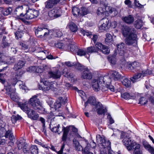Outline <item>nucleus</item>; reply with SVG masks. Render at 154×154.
<instances>
[{
  "label": "nucleus",
  "instance_id": "16",
  "mask_svg": "<svg viewBox=\"0 0 154 154\" xmlns=\"http://www.w3.org/2000/svg\"><path fill=\"white\" fill-rule=\"evenodd\" d=\"M28 103L27 102H25L24 103L19 102L18 103V105L21 110L27 113L29 111H30L31 109L28 106Z\"/></svg>",
  "mask_w": 154,
  "mask_h": 154
},
{
  "label": "nucleus",
  "instance_id": "14",
  "mask_svg": "<svg viewBox=\"0 0 154 154\" xmlns=\"http://www.w3.org/2000/svg\"><path fill=\"white\" fill-rule=\"evenodd\" d=\"M95 46L99 48V51L100 50L105 54H108L109 53L110 50L108 47L100 43H96Z\"/></svg>",
  "mask_w": 154,
  "mask_h": 154
},
{
  "label": "nucleus",
  "instance_id": "47",
  "mask_svg": "<svg viewBox=\"0 0 154 154\" xmlns=\"http://www.w3.org/2000/svg\"><path fill=\"white\" fill-rule=\"evenodd\" d=\"M77 54L80 56H84L86 54V50L85 49H79L77 51Z\"/></svg>",
  "mask_w": 154,
  "mask_h": 154
},
{
  "label": "nucleus",
  "instance_id": "54",
  "mask_svg": "<svg viewBox=\"0 0 154 154\" xmlns=\"http://www.w3.org/2000/svg\"><path fill=\"white\" fill-rule=\"evenodd\" d=\"M117 134L118 135H121V139L123 138L125 135L124 132H121L120 131L118 130L117 133H114L112 135V136H113V135H114L116 134V136H117Z\"/></svg>",
  "mask_w": 154,
  "mask_h": 154
},
{
  "label": "nucleus",
  "instance_id": "38",
  "mask_svg": "<svg viewBox=\"0 0 154 154\" xmlns=\"http://www.w3.org/2000/svg\"><path fill=\"white\" fill-rule=\"evenodd\" d=\"M91 144L93 145V147H90V144H88L87 146L85 148L84 152L85 154H87L89 153V152H90V150H91V149L94 148L96 146V144L94 142H93Z\"/></svg>",
  "mask_w": 154,
  "mask_h": 154
},
{
  "label": "nucleus",
  "instance_id": "18",
  "mask_svg": "<svg viewBox=\"0 0 154 154\" xmlns=\"http://www.w3.org/2000/svg\"><path fill=\"white\" fill-rule=\"evenodd\" d=\"M118 53L121 56L123 55L125 53L126 50V48L125 44L123 43H121L117 45Z\"/></svg>",
  "mask_w": 154,
  "mask_h": 154
},
{
  "label": "nucleus",
  "instance_id": "52",
  "mask_svg": "<svg viewBox=\"0 0 154 154\" xmlns=\"http://www.w3.org/2000/svg\"><path fill=\"white\" fill-rule=\"evenodd\" d=\"M69 127H65L63 126L62 127V130H60L61 132L62 131H63V134H67L68 135L69 132Z\"/></svg>",
  "mask_w": 154,
  "mask_h": 154
},
{
  "label": "nucleus",
  "instance_id": "62",
  "mask_svg": "<svg viewBox=\"0 0 154 154\" xmlns=\"http://www.w3.org/2000/svg\"><path fill=\"white\" fill-rule=\"evenodd\" d=\"M134 3L136 6L140 8L143 7V5H142L140 4L139 3V1L137 0H135L134 1Z\"/></svg>",
  "mask_w": 154,
  "mask_h": 154
},
{
  "label": "nucleus",
  "instance_id": "3",
  "mask_svg": "<svg viewBox=\"0 0 154 154\" xmlns=\"http://www.w3.org/2000/svg\"><path fill=\"white\" fill-rule=\"evenodd\" d=\"M38 96L35 95L30 98L28 103L35 110L39 113H46L45 109L42 106L39 100L37 98Z\"/></svg>",
  "mask_w": 154,
  "mask_h": 154
},
{
  "label": "nucleus",
  "instance_id": "5",
  "mask_svg": "<svg viewBox=\"0 0 154 154\" xmlns=\"http://www.w3.org/2000/svg\"><path fill=\"white\" fill-rule=\"evenodd\" d=\"M41 83H43V85L40 86L39 87L40 90L43 91H48L50 89H53L54 87V83L53 82H49L47 81L45 79H42L41 78L40 80Z\"/></svg>",
  "mask_w": 154,
  "mask_h": 154
},
{
  "label": "nucleus",
  "instance_id": "26",
  "mask_svg": "<svg viewBox=\"0 0 154 154\" xmlns=\"http://www.w3.org/2000/svg\"><path fill=\"white\" fill-rule=\"evenodd\" d=\"M67 27L72 32H76L78 29L77 25L73 22H69L68 24Z\"/></svg>",
  "mask_w": 154,
  "mask_h": 154
},
{
  "label": "nucleus",
  "instance_id": "27",
  "mask_svg": "<svg viewBox=\"0 0 154 154\" xmlns=\"http://www.w3.org/2000/svg\"><path fill=\"white\" fill-rule=\"evenodd\" d=\"M25 63L24 61L20 60L14 65L13 69L15 71L21 69L24 66Z\"/></svg>",
  "mask_w": 154,
  "mask_h": 154
},
{
  "label": "nucleus",
  "instance_id": "44",
  "mask_svg": "<svg viewBox=\"0 0 154 154\" xmlns=\"http://www.w3.org/2000/svg\"><path fill=\"white\" fill-rule=\"evenodd\" d=\"M38 149L37 146L32 145L30 147V150L32 154H38Z\"/></svg>",
  "mask_w": 154,
  "mask_h": 154
},
{
  "label": "nucleus",
  "instance_id": "51",
  "mask_svg": "<svg viewBox=\"0 0 154 154\" xmlns=\"http://www.w3.org/2000/svg\"><path fill=\"white\" fill-rule=\"evenodd\" d=\"M88 13L87 9L85 7H82L81 8L80 11V16H84L86 15Z\"/></svg>",
  "mask_w": 154,
  "mask_h": 154
},
{
  "label": "nucleus",
  "instance_id": "48",
  "mask_svg": "<svg viewBox=\"0 0 154 154\" xmlns=\"http://www.w3.org/2000/svg\"><path fill=\"white\" fill-rule=\"evenodd\" d=\"M30 147L27 144H26L23 147V152L24 153H28L30 152Z\"/></svg>",
  "mask_w": 154,
  "mask_h": 154
},
{
  "label": "nucleus",
  "instance_id": "37",
  "mask_svg": "<svg viewBox=\"0 0 154 154\" xmlns=\"http://www.w3.org/2000/svg\"><path fill=\"white\" fill-rule=\"evenodd\" d=\"M73 144L75 146L76 149L78 151H80L82 149V146L79 144V142L76 139H74L73 140Z\"/></svg>",
  "mask_w": 154,
  "mask_h": 154
},
{
  "label": "nucleus",
  "instance_id": "21",
  "mask_svg": "<svg viewBox=\"0 0 154 154\" xmlns=\"http://www.w3.org/2000/svg\"><path fill=\"white\" fill-rule=\"evenodd\" d=\"M27 114L29 118L33 120H37L39 117L38 115L33 109H31Z\"/></svg>",
  "mask_w": 154,
  "mask_h": 154
},
{
  "label": "nucleus",
  "instance_id": "13",
  "mask_svg": "<svg viewBox=\"0 0 154 154\" xmlns=\"http://www.w3.org/2000/svg\"><path fill=\"white\" fill-rule=\"evenodd\" d=\"M61 72L57 69L54 70H51L48 73V76L49 78L54 79L60 78L61 76Z\"/></svg>",
  "mask_w": 154,
  "mask_h": 154
},
{
  "label": "nucleus",
  "instance_id": "56",
  "mask_svg": "<svg viewBox=\"0 0 154 154\" xmlns=\"http://www.w3.org/2000/svg\"><path fill=\"white\" fill-rule=\"evenodd\" d=\"M143 74V76H146L148 75H150L152 74V72L151 70L147 69L145 71H141Z\"/></svg>",
  "mask_w": 154,
  "mask_h": 154
},
{
  "label": "nucleus",
  "instance_id": "1",
  "mask_svg": "<svg viewBox=\"0 0 154 154\" xmlns=\"http://www.w3.org/2000/svg\"><path fill=\"white\" fill-rule=\"evenodd\" d=\"M96 139L98 145L103 148L101 151V154H115L111 149V143L109 140H106L99 135L97 136Z\"/></svg>",
  "mask_w": 154,
  "mask_h": 154
},
{
  "label": "nucleus",
  "instance_id": "30",
  "mask_svg": "<svg viewBox=\"0 0 154 154\" xmlns=\"http://www.w3.org/2000/svg\"><path fill=\"white\" fill-rule=\"evenodd\" d=\"M24 10L22 6L17 7L15 9V13L16 14L20 15L21 17H24V15L23 14V12Z\"/></svg>",
  "mask_w": 154,
  "mask_h": 154
},
{
  "label": "nucleus",
  "instance_id": "4",
  "mask_svg": "<svg viewBox=\"0 0 154 154\" xmlns=\"http://www.w3.org/2000/svg\"><path fill=\"white\" fill-rule=\"evenodd\" d=\"M106 79L110 80L108 77L103 76L100 77L97 79H93L91 82L93 90L96 91H99L100 89V85L103 83H104L105 80Z\"/></svg>",
  "mask_w": 154,
  "mask_h": 154
},
{
  "label": "nucleus",
  "instance_id": "20",
  "mask_svg": "<svg viewBox=\"0 0 154 154\" xmlns=\"http://www.w3.org/2000/svg\"><path fill=\"white\" fill-rule=\"evenodd\" d=\"M82 78L83 79H91L92 78L91 73L87 68L84 69V71L82 75Z\"/></svg>",
  "mask_w": 154,
  "mask_h": 154
},
{
  "label": "nucleus",
  "instance_id": "63",
  "mask_svg": "<svg viewBox=\"0 0 154 154\" xmlns=\"http://www.w3.org/2000/svg\"><path fill=\"white\" fill-rule=\"evenodd\" d=\"M6 131V130L5 128L0 129V137H2L4 136V134H5Z\"/></svg>",
  "mask_w": 154,
  "mask_h": 154
},
{
  "label": "nucleus",
  "instance_id": "43",
  "mask_svg": "<svg viewBox=\"0 0 154 154\" xmlns=\"http://www.w3.org/2000/svg\"><path fill=\"white\" fill-rule=\"evenodd\" d=\"M112 74V77L115 80H118L121 78V75L116 71H113Z\"/></svg>",
  "mask_w": 154,
  "mask_h": 154
},
{
  "label": "nucleus",
  "instance_id": "64",
  "mask_svg": "<svg viewBox=\"0 0 154 154\" xmlns=\"http://www.w3.org/2000/svg\"><path fill=\"white\" fill-rule=\"evenodd\" d=\"M67 134H63V136L62 137V141L63 142V144H64V143L66 142V140L67 138Z\"/></svg>",
  "mask_w": 154,
  "mask_h": 154
},
{
  "label": "nucleus",
  "instance_id": "40",
  "mask_svg": "<svg viewBox=\"0 0 154 154\" xmlns=\"http://www.w3.org/2000/svg\"><path fill=\"white\" fill-rule=\"evenodd\" d=\"M5 136L6 138H9L10 140H13V139H14V136L12 133L10 131L8 130L5 132Z\"/></svg>",
  "mask_w": 154,
  "mask_h": 154
},
{
  "label": "nucleus",
  "instance_id": "58",
  "mask_svg": "<svg viewBox=\"0 0 154 154\" xmlns=\"http://www.w3.org/2000/svg\"><path fill=\"white\" fill-rule=\"evenodd\" d=\"M55 46L56 47L60 49L64 48L65 49V46H64V44L61 42H59L56 44Z\"/></svg>",
  "mask_w": 154,
  "mask_h": 154
},
{
  "label": "nucleus",
  "instance_id": "34",
  "mask_svg": "<svg viewBox=\"0 0 154 154\" xmlns=\"http://www.w3.org/2000/svg\"><path fill=\"white\" fill-rule=\"evenodd\" d=\"M106 37L105 42L106 44L109 45L112 42V37L111 34L109 33H107L106 34Z\"/></svg>",
  "mask_w": 154,
  "mask_h": 154
},
{
  "label": "nucleus",
  "instance_id": "60",
  "mask_svg": "<svg viewBox=\"0 0 154 154\" xmlns=\"http://www.w3.org/2000/svg\"><path fill=\"white\" fill-rule=\"evenodd\" d=\"M19 84L20 87V88H21L23 89H25V85L24 83H23L22 81H19L18 82Z\"/></svg>",
  "mask_w": 154,
  "mask_h": 154
},
{
  "label": "nucleus",
  "instance_id": "35",
  "mask_svg": "<svg viewBox=\"0 0 154 154\" xmlns=\"http://www.w3.org/2000/svg\"><path fill=\"white\" fill-rule=\"evenodd\" d=\"M8 84V85H5V87L6 88L7 87L11 88V86H14L17 82V80L14 79V78L8 80V82H7Z\"/></svg>",
  "mask_w": 154,
  "mask_h": 154
},
{
  "label": "nucleus",
  "instance_id": "53",
  "mask_svg": "<svg viewBox=\"0 0 154 154\" xmlns=\"http://www.w3.org/2000/svg\"><path fill=\"white\" fill-rule=\"evenodd\" d=\"M147 102V100H145L144 97H142L140 99L138 103L143 105L145 104Z\"/></svg>",
  "mask_w": 154,
  "mask_h": 154
},
{
  "label": "nucleus",
  "instance_id": "29",
  "mask_svg": "<svg viewBox=\"0 0 154 154\" xmlns=\"http://www.w3.org/2000/svg\"><path fill=\"white\" fill-rule=\"evenodd\" d=\"M121 82L123 85L126 87H129L131 86V83L130 80L125 77H122Z\"/></svg>",
  "mask_w": 154,
  "mask_h": 154
},
{
  "label": "nucleus",
  "instance_id": "28",
  "mask_svg": "<svg viewBox=\"0 0 154 154\" xmlns=\"http://www.w3.org/2000/svg\"><path fill=\"white\" fill-rule=\"evenodd\" d=\"M4 65L2 62H0V72L6 69L7 66H4ZM3 75V74L0 73V82L4 84L5 83V81L4 79L2 78Z\"/></svg>",
  "mask_w": 154,
  "mask_h": 154
},
{
  "label": "nucleus",
  "instance_id": "24",
  "mask_svg": "<svg viewBox=\"0 0 154 154\" xmlns=\"http://www.w3.org/2000/svg\"><path fill=\"white\" fill-rule=\"evenodd\" d=\"M52 120H51V123L50 124V128L51 131L55 133H58L60 134L61 132V131L60 130V125L59 124H55L51 127L52 121Z\"/></svg>",
  "mask_w": 154,
  "mask_h": 154
},
{
  "label": "nucleus",
  "instance_id": "7",
  "mask_svg": "<svg viewBox=\"0 0 154 154\" xmlns=\"http://www.w3.org/2000/svg\"><path fill=\"white\" fill-rule=\"evenodd\" d=\"M51 33V31L48 30L46 28H42L38 27L35 29V33L38 37H46Z\"/></svg>",
  "mask_w": 154,
  "mask_h": 154
},
{
  "label": "nucleus",
  "instance_id": "23",
  "mask_svg": "<svg viewBox=\"0 0 154 154\" xmlns=\"http://www.w3.org/2000/svg\"><path fill=\"white\" fill-rule=\"evenodd\" d=\"M97 111L99 115H101L104 113L106 110V109L104 108L103 105L100 102L98 103L96 106Z\"/></svg>",
  "mask_w": 154,
  "mask_h": 154
},
{
  "label": "nucleus",
  "instance_id": "33",
  "mask_svg": "<svg viewBox=\"0 0 154 154\" xmlns=\"http://www.w3.org/2000/svg\"><path fill=\"white\" fill-rule=\"evenodd\" d=\"M121 96L122 97L125 99H134L135 98L134 94H130L127 92L121 94Z\"/></svg>",
  "mask_w": 154,
  "mask_h": 154
},
{
  "label": "nucleus",
  "instance_id": "49",
  "mask_svg": "<svg viewBox=\"0 0 154 154\" xmlns=\"http://www.w3.org/2000/svg\"><path fill=\"white\" fill-rule=\"evenodd\" d=\"M96 102L95 98L94 97H90L88 100V103L93 105H94L95 104Z\"/></svg>",
  "mask_w": 154,
  "mask_h": 154
},
{
  "label": "nucleus",
  "instance_id": "8",
  "mask_svg": "<svg viewBox=\"0 0 154 154\" xmlns=\"http://www.w3.org/2000/svg\"><path fill=\"white\" fill-rule=\"evenodd\" d=\"M39 12L37 10L34 9H29L26 11L24 17L26 20H29L37 17L38 15Z\"/></svg>",
  "mask_w": 154,
  "mask_h": 154
},
{
  "label": "nucleus",
  "instance_id": "41",
  "mask_svg": "<svg viewBox=\"0 0 154 154\" xmlns=\"http://www.w3.org/2000/svg\"><path fill=\"white\" fill-rule=\"evenodd\" d=\"M134 27L137 29H140L143 26L142 21L140 20H136L134 23Z\"/></svg>",
  "mask_w": 154,
  "mask_h": 154
},
{
  "label": "nucleus",
  "instance_id": "61",
  "mask_svg": "<svg viewBox=\"0 0 154 154\" xmlns=\"http://www.w3.org/2000/svg\"><path fill=\"white\" fill-rule=\"evenodd\" d=\"M75 67L78 69L82 70L84 68V66L80 63H77L75 65Z\"/></svg>",
  "mask_w": 154,
  "mask_h": 154
},
{
  "label": "nucleus",
  "instance_id": "22",
  "mask_svg": "<svg viewBox=\"0 0 154 154\" xmlns=\"http://www.w3.org/2000/svg\"><path fill=\"white\" fill-rule=\"evenodd\" d=\"M122 19L123 21L128 24L132 23L134 21V18L133 16L131 15L122 17Z\"/></svg>",
  "mask_w": 154,
  "mask_h": 154
},
{
  "label": "nucleus",
  "instance_id": "46",
  "mask_svg": "<svg viewBox=\"0 0 154 154\" xmlns=\"http://www.w3.org/2000/svg\"><path fill=\"white\" fill-rule=\"evenodd\" d=\"M22 117L20 115H13L11 117V120L13 123H15L18 120L21 119Z\"/></svg>",
  "mask_w": 154,
  "mask_h": 154
},
{
  "label": "nucleus",
  "instance_id": "36",
  "mask_svg": "<svg viewBox=\"0 0 154 154\" xmlns=\"http://www.w3.org/2000/svg\"><path fill=\"white\" fill-rule=\"evenodd\" d=\"M96 13L98 16H103L105 13V10L104 7H99L97 10Z\"/></svg>",
  "mask_w": 154,
  "mask_h": 154
},
{
  "label": "nucleus",
  "instance_id": "50",
  "mask_svg": "<svg viewBox=\"0 0 154 154\" xmlns=\"http://www.w3.org/2000/svg\"><path fill=\"white\" fill-rule=\"evenodd\" d=\"M143 145L144 147L148 151L152 147L148 143L145 141L143 142Z\"/></svg>",
  "mask_w": 154,
  "mask_h": 154
},
{
  "label": "nucleus",
  "instance_id": "42",
  "mask_svg": "<svg viewBox=\"0 0 154 154\" xmlns=\"http://www.w3.org/2000/svg\"><path fill=\"white\" fill-rule=\"evenodd\" d=\"M116 53H115L113 55L109 56L108 57V59L109 61L113 64H115L116 63Z\"/></svg>",
  "mask_w": 154,
  "mask_h": 154
},
{
  "label": "nucleus",
  "instance_id": "6",
  "mask_svg": "<svg viewBox=\"0 0 154 154\" xmlns=\"http://www.w3.org/2000/svg\"><path fill=\"white\" fill-rule=\"evenodd\" d=\"M125 42L128 45H133L136 46L137 45V35L135 33L130 35L126 37Z\"/></svg>",
  "mask_w": 154,
  "mask_h": 154
},
{
  "label": "nucleus",
  "instance_id": "17",
  "mask_svg": "<svg viewBox=\"0 0 154 154\" xmlns=\"http://www.w3.org/2000/svg\"><path fill=\"white\" fill-rule=\"evenodd\" d=\"M65 50L70 51L73 53H75L78 51V47L74 44H72L69 45H66L65 46Z\"/></svg>",
  "mask_w": 154,
  "mask_h": 154
},
{
  "label": "nucleus",
  "instance_id": "2",
  "mask_svg": "<svg viewBox=\"0 0 154 154\" xmlns=\"http://www.w3.org/2000/svg\"><path fill=\"white\" fill-rule=\"evenodd\" d=\"M122 142L129 151L133 149H134V154H142V152L140 149V145L134 140H132L131 138L126 137L123 139Z\"/></svg>",
  "mask_w": 154,
  "mask_h": 154
},
{
  "label": "nucleus",
  "instance_id": "12",
  "mask_svg": "<svg viewBox=\"0 0 154 154\" xmlns=\"http://www.w3.org/2000/svg\"><path fill=\"white\" fill-rule=\"evenodd\" d=\"M67 102L66 97H60L58 100L54 103V107L56 111H59L60 110L59 109L61 106V103L65 104Z\"/></svg>",
  "mask_w": 154,
  "mask_h": 154
},
{
  "label": "nucleus",
  "instance_id": "55",
  "mask_svg": "<svg viewBox=\"0 0 154 154\" xmlns=\"http://www.w3.org/2000/svg\"><path fill=\"white\" fill-rule=\"evenodd\" d=\"M104 7H105V8H104V10H105V13L106 11L109 13H111L112 12V11L111 7L107 6L106 5L104 6Z\"/></svg>",
  "mask_w": 154,
  "mask_h": 154
},
{
  "label": "nucleus",
  "instance_id": "11",
  "mask_svg": "<svg viewBox=\"0 0 154 154\" xmlns=\"http://www.w3.org/2000/svg\"><path fill=\"white\" fill-rule=\"evenodd\" d=\"M101 25L99 26L100 30H106L108 29L110 26L109 20L106 17H105L100 20Z\"/></svg>",
  "mask_w": 154,
  "mask_h": 154
},
{
  "label": "nucleus",
  "instance_id": "25",
  "mask_svg": "<svg viewBox=\"0 0 154 154\" xmlns=\"http://www.w3.org/2000/svg\"><path fill=\"white\" fill-rule=\"evenodd\" d=\"M141 71H140L137 74H135L133 77L131 78V80L133 83H134L139 80V79L142 77H143Z\"/></svg>",
  "mask_w": 154,
  "mask_h": 154
},
{
  "label": "nucleus",
  "instance_id": "9",
  "mask_svg": "<svg viewBox=\"0 0 154 154\" xmlns=\"http://www.w3.org/2000/svg\"><path fill=\"white\" fill-rule=\"evenodd\" d=\"M121 32L124 36L126 37L130 35L135 33V31L134 28L125 26H122Z\"/></svg>",
  "mask_w": 154,
  "mask_h": 154
},
{
  "label": "nucleus",
  "instance_id": "31",
  "mask_svg": "<svg viewBox=\"0 0 154 154\" xmlns=\"http://www.w3.org/2000/svg\"><path fill=\"white\" fill-rule=\"evenodd\" d=\"M12 9L11 7L5 8H2L1 12L3 15L6 16L10 14L12 11Z\"/></svg>",
  "mask_w": 154,
  "mask_h": 154
},
{
  "label": "nucleus",
  "instance_id": "10",
  "mask_svg": "<svg viewBox=\"0 0 154 154\" xmlns=\"http://www.w3.org/2000/svg\"><path fill=\"white\" fill-rule=\"evenodd\" d=\"M61 11L60 9L54 8L49 11L48 16L51 19L53 20L60 16Z\"/></svg>",
  "mask_w": 154,
  "mask_h": 154
},
{
  "label": "nucleus",
  "instance_id": "32",
  "mask_svg": "<svg viewBox=\"0 0 154 154\" xmlns=\"http://www.w3.org/2000/svg\"><path fill=\"white\" fill-rule=\"evenodd\" d=\"M72 12L73 15L76 17L80 16V11L79 9L76 7H74L72 8Z\"/></svg>",
  "mask_w": 154,
  "mask_h": 154
},
{
  "label": "nucleus",
  "instance_id": "39",
  "mask_svg": "<svg viewBox=\"0 0 154 154\" xmlns=\"http://www.w3.org/2000/svg\"><path fill=\"white\" fill-rule=\"evenodd\" d=\"M99 51V48L94 46H91L87 48V52L88 53H92L97 52Z\"/></svg>",
  "mask_w": 154,
  "mask_h": 154
},
{
  "label": "nucleus",
  "instance_id": "45",
  "mask_svg": "<svg viewBox=\"0 0 154 154\" xmlns=\"http://www.w3.org/2000/svg\"><path fill=\"white\" fill-rule=\"evenodd\" d=\"M25 144V142L23 140H18L17 142V147L19 149H20L23 148Z\"/></svg>",
  "mask_w": 154,
  "mask_h": 154
},
{
  "label": "nucleus",
  "instance_id": "15",
  "mask_svg": "<svg viewBox=\"0 0 154 154\" xmlns=\"http://www.w3.org/2000/svg\"><path fill=\"white\" fill-rule=\"evenodd\" d=\"M7 91L6 93L7 94L10 95L11 99L14 101L16 100V95L15 93V89L14 88H11L6 87L5 88Z\"/></svg>",
  "mask_w": 154,
  "mask_h": 154
},
{
  "label": "nucleus",
  "instance_id": "57",
  "mask_svg": "<svg viewBox=\"0 0 154 154\" xmlns=\"http://www.w3.org/2000/svg\"><path fill=\"white\" fill-rule=\"evenodd\" d=\"M20 45L21 46V48L22 50H26L27 51H26V52L28 51V46L25 44L23 43H21L20 44Z\"/></svg>",
  "mask_w": 154,
  "mask_h": 154
},
{
  "label": "nucleus",
  "instance_id": "59",
  "mask_svg": "<svg viewBox=\"0 0 154 154\" xmlns=\"http://www.w3.org/2000/svg\"><path fill=\"white\" fill-rule=\"evenodd\" d=\"M105 82L104 84V85H102V88L101 90L102 91H106L108 90V84H106H106L105 83ZM102 84H103V83Z\"/></svg>",
  "mask_w": 154,
  "mask_h": 154
},
{
  "label": "nucleus",
  "instance_id": "19",
  "mask_svg": "<svg viewBox=\"0 0 154 154\" xmlns=\"http://www.w3.org/2000/svg\"><path fill=\"white\" fill-rule=\"evenodd\" d=\"M140 64L137 62H134L131 65H129L128 67V69L131 70L133 72H134V70L136 71L139 69L140 68Z\"/></svg>",
  "mask_w": 154,
  "mask_h": 154
}]
</instances>
